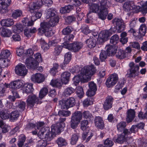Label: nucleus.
I'll use <instances>...</instances> for the list:
<instances>
[{
	"label": "nucleus",
	"instance_id": "obj_1",
	"mask_svg": "<svg viewBox=\"0 0 147 147\" xmlns=\"http://www.w3.org/2000/svg\"><path fill=\"white\" fill-rule=\"evenodd\" d=\"M96 71V69L92 65L85 66L80 71V77L86 81L89 80L90 79L92 76L95 73Z\"/></svg>",
	"mask_w": 147,
	"mask_h": 147
},
{
	"label": "nucleus",
	"instance_id": "obj_2",
	"mask_svg": "<svg viewBox=\"0 0 147 147\" xmlns=\"http://www.w3.org/2000/svg\"><path fill=\"white\" fill-rule=\"evenodd\" d=\"M51 129V131H49L48 133L46 134L45 136H44V138L43 139L47 142H49L52 140L56 134L60 133L63 130V127L60 124L58 123L57 125H52Z\"/></svg>",
	"mask_w": 147,
	"mask_h": 147
},
{
	"label": "nucleus",
	"instance_id": "obj_3",
	"mask_svg": "<svg viewBox=\"0 0 147 147\" xmlns=\"http://www.w3.org/2000/svg\"><path fill=\"white\" fill-rule=\"evenodd\" d=\"M51 25L48 22H44L41 23L40 27L38 29V32L41 34H45V35L47 37L51 36L53 34Z\"/></svg>",
	"mask_w": 147,
	"mask_h": 147
},
{
	"label": "nucleus",
	"instance_id": "obj_4",
	"mask_svg": "<svg viewBox=\"0 0 147 147\" xmlns=\"http://www.w3.org/2000/svg\"><path fill=\"white\" fill-rule=\"evenodd\" d=\"M29 10L31 13H35L34 16L36 19L34 18V19H36L39 18L42 16V13L39 11H37V9H39L41 6V3L40 1H36L31 3L29 5Z\"/></svg>",
	"mask_w": 147,
	"mask_h": 147
},
{
	"label": "nucleus",
	"instance_id": "obj_5",
	"mask_svg": "<svg viewBox=\"0 0 147 147\" xmlns=\"http://www.w3.org/2000/svg\"><path fill=\"white\" fill-rule=\"evenodd\" d=\"M63 47L71 51L77 52H78L83 47V44L81 42H75L71 44H68L67 42L63 43Z\"/></svg>",
	"mask_w": 147,
	"mask_h": 147
},
{
	"label": "nucleus",
	"instance_id": "obj_6",
	"mask_svg": "<svg viewBox=\"0 0 147 147\" xmlns=\"http://www.w3.org/2000/svg\"><path fill=\"white\" fill-rule=\"evenodd\" d=\"M130 68L127 71L126 76L130 78H134L138 75L139 73V66L135 65L134 63L131 62L129 64Z\"/></svg>",
	"mask_w": 147,
	"mask_h": 147
},
{
	"label": "nucleus",
	"instance_id": "obj_7",
	"mask_svg": "<svg viewBox=\"0 0 147 147\" xmlns=\"http://www.w3.org/2000/svg\"><path fill=\"white\" fill-rule=\"evenodd\" d=\"M118 79L117 74H114L110 75L106 80L105 84L107 86L108 88L113 86L117 83Z\"/></svg>",
	"mask_w": 147,
	"mask_h": 147
},
{
	"label": "nucleus",
	"instance_id": "obj_8",
	"mask_svg": "<svg viewBox=\"0 0 147 147\" xmlns=\"http://www.w3.org/2000/svg\"><path fill=\"white\" fill-rule=\"evenodd\" d=\"M113 24L115 23L116 28L118 32L120 33L123 31L125 28V25L123 20L121 19L115 18L112 20Z\"/></svg>",
	"mask_w": 147,
	"mask_h": 147
},
{
	"label": "nucleus",
	"instance_id": "obj_9",
	"mask_svg": "<svg viewBox=\"0 0 147 147\" xmlns=\"http://www.w3.org/2000/svg\"><path fill=\"white\" fill-rule=\"evenodd\" d=\"M38 62L33 57L27 58L25 61L27 67L30 69H35L38 67Z\"/></svg>",
	"mask_w": 147,
	"mask_h": 147
},
{
	"label": "nucleus",
	"instance_id": "obj_10",
	"mask_svg": "<svg viewBox=\"0 0 147 147\" xmlns=\"http://www.w3.org/2000/svg\"><path fill=\"white\" fill-rule=\"evenodd\" d=\"M15 70L16 74L20 76H25L27 72L25 65L21 63L16 66Z\"/></svg>",
	"mask_w": 147,
	"mask_h": 147
},
{
	"label": "nucleus",
	"instance_id": "obj_11",
	"mask_svg": "<svg viewBox=\"0 0 147 147\" xmlns=\"http://www.w3.org/2000/svg\"><path fill=\"white\" fill-rule=\"evenodd\" d=\"M31 80L33 82L40 83L44 81L45 77L43 75L39 73H37L31 76Z\"/></svg>",
	"mask_w": 147,
	"mask_h": 147
},
{
	"label": "nucleus",
	"instance_id": "obj_12",
	"mask_svg": "<svg viewBox=\"0 0 147 147\" xmlns=\"http://www.w3.org/2000/svg\"><path fill=\"white\" fill-rule=\"evenodd\" d=\"M89 89L86 93V95L89 97L93 96L95 94L97 90L96 85L94 82H91L89 83Z\"/></svg>",
	"mask_w": 147,
	"mask_h": 147
},
{
	"label": "nucleus",
	"instance_id": "obj_13",
	"mask_svg": "<svg viewBox=\"0 0 147 147\" xmlns=\"http://www.w3.org/2000/svg\"><path fill=\"white\" fill-rule=\"evenodd\" d=\"M38 98L35 95L32 94L28 96L26 102L28 106L32 107L34 104L38 103Z\"/></svg>",
	"mask_w": 147,
	"mask_h": 147
},
{
	"label": "nucleus",
	"instance_id": "obj_14",
	"mask_svg": "<svg viewBox=\"0 0 147 147\" xmlns=\"http://www.w3.org/2000/svg\"><path fill=\"white\" fill-rule=\"evenodd\" d=\"M136 7L134 2L132 1H127L123 5V10L126 12L129 11L131 10L136 9Z\"/></svg>",
	"mask_w": 147,
	"mask_h": 147
},
{
	"label": "nucleus",
	"instance_id": "obj_15",
	"mask_svg": "<svg viewBox=\"0 0 147 147\" xmlns=\"http://www.w3.org/2000/svg\"><path fill=\"white\" fill-rule=\"evenodd\" d=\"M113 101V99L112 96H107L103 105L104 109L107 110L111 109L112 106Z\"/></svg>",
	"mask_w": 147,
	"mask_h": 147
},
{
	"label": "nucleus",
	"instance_id": "obj_16",
	"mask_svg": "<svg viewBox=\"0 0 147 147\" xmlns=\"http://www.w3.org/2000/svg\"><path fill=\"white\" fill-rule=\"evenodd\" d=\"M128 132L127 129H124L123 133L118 136L116 140V142L118 143L122 144L125 142L127 136Z\"/></svg>",
	"mask_w": 147,
	"mask_h": 147
},
{
	"label": "nucleus",
	"instance_id": "obj_17",
	"mask_svg": "<svg viewBox=\"0 0 147 147\" xmlns=\"http://www.w3.org/2000/svg\"><path fill=\"white\" fill-rule=\"evenodd\" d=\"M23 85V84L20 80H16L11 82L8 84L9 88L14 89L20 88Z\"/></svg>",
	"mask_w": 147,
	"mask_h": 147
},
{
	"label": "nucleus",
	"instance_id": "obj_18",
	"mask_svg": "<svg viewBox=\"0 0 147 147\" xmlns=\"http://www.w3.org/2000/svg\"><path fill=\"white\" fill-rule=\"evenodd\" d=\"M82 117V112L78 111L72 114L71 119L80 123Z\"/></svg>",
	"mask_w": 147,
	"mask_h": 147
},
{
	"label": "nucleus",
	"instance_id": "obj_19",
	"mask_svg": "<svg viewBox=\"0 0 147 147\" xmlns=\"http://www.w3.org/2000/svg\"><path fill=\"white\" fill-rule=\"evenodd\" d=\"M94 123L95 126L100 129H102L104 127L103 121L101 117H96L94 119Z\"/></svg>",
	"mask_w": 147,
	"mask_h": 147
},
{
	"label": "nucleus",
	"instance_id": "obj_20",
	"mask_svg": "<svg viewBox=\"0 0 147 147\" xmlns=\"http://www.w3.org/2000/svg\"><path fill=\"white\" fill-rule=\"evenodd\" d=\"M74 133L72 135L71 137L70 143L72 145L76 144L79 137V131L78 129L74 130Z\"/></svg>",
	"mask_w": 147,
	"mask_h": 147
},
{
	"label": "nucleus",
	"instance_id": "obj_21",
	"mask_svg": "<svg viewBox=\"0 0 147 147\" xmlns=\"http://www.w3.org/2000/svg\"><path fill=\"white\" fill-rule=\"evenodd\" d=\"M127 120L128 123H130L134 119L135 115V112L134 109H130L127 110Z\"/></svg>",
	"mask_w": 147,
	"mask_h": 147
},
{
	"label": "nucleus",
	"instance_id": "obj_22",
	"mask_svg": "<svg viewBox=\"0 0 147 147\" xmlns=\"http://www.w3.org/2000/svg\"><path fill=\"white\" fill-rule=\"evenodd\" d=\"M70 76V74L68 72H65L61 75V80L63 83L66 84H67L69 81V78Z\"/></svg>",
	"mask_w": 147,
	"mask_h": 147
},
{
	"label": "nucleus",
	"instance_id": "obj_23",
	"mask_svg": "<svg viewBox=\"0 0 147 147\" xmlns=\"http://www.w3.org/2000/svg\"><path fill=\"white\" fill-rule=\"evenodd\" d=\"M49 130V127H44L42 128L38 134V137L40 139L44 138V136H45L46 134H47Z\"/></svg>",
	"mask_w": 147,
	"mask_h": 147
},
{
	"label": "nucleus",
	"instance_id": "obj_24",
	"mask_svg": "<svg viewBox=\"0 0 147 147\" xmlns=\"http://www.w3.org/2000/svg\"><path fill=\"white\" fill-rule=\"evenodd\" d=\"M87 45L89 48H93L96 45V39L93 37H90L86 41Z\"/></svg>",
	"mask_w": 147,
	"mask_h": 147
},
{
	"label": "nucleus",
	"instance_id": "obj_25",
	"mask_svg": "<svg viewBox=\"0 0 147 147\" xmlns=\"http://www.w3.org/2000/svg\"><path fill=\"white\" fill-rule=\"evenodd\" d=\"M55 13V10L53 9L50 8L47 9L46 12V18L48 19L58 16Z\"/></svg>",
	"mask_w": 147,
	"mask_h": 147
},
{
	"label": "nucleus",
	"instance_id": "obj_26",
	"mask_svg": "<svg viewBox=\"0 0 147 147\" xmlns=\"http://www.w3.org/2000/svg\"><path fill=\"white\" fill-rule=\"evenodd\" d=\"M34 16H32L31 18V21H30L28 18L26 17L24 18L23 20H22V22L23 23V24L24 26H32L33 24V21H34L36 20V19H34Z\"/></svg>",
	"mask_w": 147,
	"mask_h": 147
},
{
	"label": "nucleus",
	"instance_id": "obj_27",
	"mask_svg": "<svg viewBox=\"0 0 147 147\" xmlns=\"http://www.w3.org/2000/svg\"><path fill=\"white\" fill-rule=\"evenodd\" d=\"M106 47H107V52L109 55L113 56L115 53L117 48L115 46L108 45Z\"/></svg>",
	"mask_w": 147,
	"mask_h": 147
},
{
	"label": "nucleus",
	"instance_id": "obj_28",
	"mask_svg": "<svg viewBox=\"0 0 147 147\" xmlns=\"http://www.w3.org/2000/svg\"><path fill=\"white\" fill-rule=\"evenodd\" d=\"M115 56L117 58L122 59L125 58L126 55V52L123 50L118 49L116 51Z\"/></svg>",
	"mask_w": 147,
	"mask_h": 147
},
{
	"label": "nucleus",
	"instance_id": "obj_29",
	"mask_svg": "<svg viewBox=\"0 0 147 147\" xmlns=\"http://www.w3.org/2000/svg\"><path fill=\"white\" fill-rule=\"evenodd\" d=\"M1 24L2 26L9 27L13 24L14 22L12 19L8 18L2 20Z\"/></svg>",
	"mask_w": 147,
	"mask_h": 147
},
{
	"label": "nucleus",
	"instance_id": "obj_30",
	"mask_svg": "<svg viewBox=\"0 0 147 147\" xmlns=\"http://www.w3.org/2000/svg\"><path fill=\"white\" fill-rule=\"evenodd\" d=\"M25 140L26 137L25 136L22 135L20 136L18 143L19 147H29L28 144L26 143L23 145Z\"/></svg>",
	"mask_w": 147,
	"mask_h": 147
},
{
	"label": "nucleus",
	"instance_id": "obj_31",
	"mask_svg": "<svg viewBox=\"0 0 147 147\" xmlns=\"http://www.w3.org/2000/svg\"><path fill=\"white\" fill-rule=\"evenodd\" d=\"M36 31V28L34 27L31 28H26L24 30V34L26 37H30L32 34L35 33Z\"/></svg>",
	"mask_w": 147,
	"mask_h": 147
},
{
	"label": "nucleus",
	"instance_id": "obj_32",
	"mask_svg": "<svg viewBox=\"0 0 147 147\" xmlns=\"http://www.w3.org/2000/svg\"><path fill=\"white\" fill-rule=\"evenodd\" d=\"M108 13V10H105L102 9H100V11L98 13V16L100 19L104 20L106 18Z\"/></svg>",
	"mask_w": 147,
	"mask_h": 147
},
{
	"label": "nucleus",
	"instance_id": "obj_33",
	"mask_svg": "<svg viewBox=\"0 0 147 147\" xmlns=\"http://www.w3.org/2000/svg\"><path fill=\"white\" fill-rule=\"evenodd\" d=\"M90 11L96 13L98 12L99 9V6L98 4L95 3H91L89 5Z\"/></svg>",
	"mask_w": 147,
	"mask_h": 147
},
{
	"label": "nucleus",
	"instance_id": "obj_34",
	"mask_svg": "<svg viewBox=\"0 0 147 147\" xmlns=\"http://www.w3.org/2000/svg\"><path fill=\"white\" fill-rule=\"evenodd\" d=\"M100 8L105 10H108V8L110 6L111 3L109 0H102L100 3Z\"/></svg>",
	"mask_w": 147,
	"mask_h": 147
},
{
	"label": "nucleus",
	"instance_id": "obj_35",
	"mask_svg": "<svg viewBox=\"0 0 147 147\" xmlns=\"http://www.w3.org/2000/svg\"><path fill=\"white\" fill-rule=\"evenodd\" d=\"M75 91V89L71 87H68L66 88L63 93V95L67 97L74 93Z\"/></svg>",
	"mask_w": 147,
	"mask_h": 147
},
{
	"label": "nucleus",
	"instance_id": "obj_36",
	"mask_svg": "<svg viewBox=\"0 0 147 147\" xmlns=\"http://www.w3.org/2000/svg\"><path fill=\"white\" fill-rule=\"evenodd\" d=\"M74 8L72 5H68L61 7L60 9V12L61 13H69Z\"/></svg>",
	"mask_w": 147,
	"mask_h": 147
},
{
	"label": "nucleus",
	"instance_id": "obj_37",
	"mask_svg": "<svg viewBox=\"0 0 147 147\" xmlns=\"http://www.w3.org/2000/svg\"><path fill=\"white\" fill-rule=\"evenodd\" d=\"M92 136V134L91 132L89 131V130H88V131H87L86 130L84 131V132L82 134V139L83 140H85L86 137L88 136L86 140V142H88L90 140Z\"/></svg>",
	"mask_w": 147,
	"mask_h": 147
},
{
	"label": "nucleus",
	"instance_id": "obj_38",
	"mask_svg": "<svg viewBox=\"0 0 147 147\" xmlns=\"http://www.w3.org/2000/svg\"><path fill=\"white\" fill-rule=\"evenodd\" d=\"M1 1L0 0V12L1 13H5L8 11V5L3 3V2Z\"/></svg>",
	"mask_w": 147,
	"mask_h": 147
},
{
	"label": "nucleus",
	"instance_id": "obj_39",
	"mask_svg": "<svg viewBox=\"0 0 147 147\" xmlns=\"http://www.w3.org/2000/svg\"><path fill=\"white\" fill-rule=\"evenodd\" d=\"M71 55L70 52H68L65 54L64 62L62 64V67L65 66L71 60Z\"/></svg>",
	"mask_w": 147,
	"mask_h": 147
},
{
	"label": "nucleus",
	"instance_id": "obj_40",
	"mask_svg": "<svg viewBox=\"0 0 147 147\" xmlns=\"http://www.w3.org/2000/svg\"><path fill=\"white\" fill-rule=\"evenodd\" d=\"M88 124V120H82L80 123L81 128L83 131L86 130L87 131H88V130H89Z\"/></svg>",
	"mask_w": 147,
	"mask_h": 147
},
{
	"label": "nucleus",
	"instance_id": "obj_41",
	"mask_svg": "<svg viewBox=\"0 0 147 147\" xmlns=\"http://www.w3.org/2000/svg\"><path fill=\"white\" fill-rule=\"evenodd\" d=\"M20 115L19 113L17 111H14L12 112L10 115V120L12 121L16 120L18 119Z\"/></svg>",
	"mask_w": 147,
	"mask_h": 147
},
{
	"label": "nucleus",
	"instance_id": "obj_42",
	"mask_svg": "<svg viewBox=\"0 0 147 147\" xmlns=\"http://www.w3.org/2000/svg\"><path fill=\"white\" fill-rule=\"evenodd\" d=\"M82 116L84 118L86 119L89 121L92 120L93 119V117L91 113L88 111H84L83 113Z\"/></svg>",
	"mask_w": 147,
	"mask_h": 147
},
{
	"label": "nucleus",
	"instance_id": "obj_43",
	"mask_svg": "<svg viewBox=\"0 0 147 147\" xmlns=\"http://www.w3.org/2000/svg\"><path fill=\"white\" fill-rule=\"evenodd\" d=\"M65 22L67 24H70L76 20V17L74 15L68 16L65 17Z\"/></svg>",
	"mask_w": 147,
	"mask_h": 147
},
{
	"label": "nucleus",
	"instance_id": "obj_44",
	"mask_svg": "<svg viewBox=\"0 0 147 147\" xmlns=\"http://www.w3.org/2000/svg\"><path fill=\"white\" fill-rule=\"evenodd\" d=\"M59 19L58 16H56L53 18H50L49 24L51 26L53 27L56 25L59 22Z\"/></svg>",
	"mask_w": 147,
	"mask_h": 147
},
{
	"label": "nucleus",
	"instance_id": "obj_45",
	"mask_svg": "<svg viewBox=\"0 0 147 147\" xmlns=\"http://www.w3.org/2000/svg\"><path fill=\"white\" fill-rule=\"evenodd\" d=\"M10 55V52L8 50L2 51L0 55V59H7Z\"/></svg>",
	"mask_w": 147,
	"mask_h": 147
},
{
	"label": "nucleus",
	"instance_id": "obj_46",
	"mask_svg": "<svg viewBox=\"0 0 147 147\" xmlns=\"http://www.w3.org/2000/svg\"><path fill=\"white\" fill-rule=\"evenodd\" d=\"M8 84L6 83H1L0 84V96L3 95L6 88H8Z\"/></svg>",
	"mask_w": 147,
	"mask_h": 147
},
{
	"label": "nucleus",
	"instance_id": "obj_47",
	"mask_svg": "<svg viewBox=\"0 0 147 147\" xmlns=\"http://www.w3.org/2000/svg\"><path fill=\"white\" fill-rule=\"evenodd\" d=\"M9 112H8V111L6 110L2 111L0 112V116L3 119H8L9 117Z\"/></svg>",
	"mask_w": 147,
	"mask_h": 147
},
{
	"label": "nucleus",
	"instance_id": "obj_48",
	"mask_svg": "<svg viewBox=\"0 0 147 147\" xmlns=\"http://www.w3.org/2000/svg\"><path fill=\"white\" fill-rule=\"evenodd\" d=\"M33 90L32 84L25 85L23 88V91L26 94H28L32 92Z\"/></svg>",
	"mask_w": 147,
	"mask_h": 147
},
{
	"label": "nucleus",
	"instance_id": "obj_49",
	"mask_svg": "<svg viewBox=\"0 0 147 147\" xmlns=\"http://www.w3.org/2000/svg\"><path fill=\"white\" fill-rule=\"evenodd\" d=\"M63 83L62 82H61L58 80H52L50 84L54 87L59 88L62 86Z\"/></svg>",
	"mask_w": 147,
	"mask_h": 147
},
{
	"label": "nucleus",
	"instance_id": "obj_50",
	"mask_svg": "<svg viewBox=\"0 0 147 147\" xmlns=\"http://www.w3.org/2000/svg\"><path fill=\"white\" fill-rule=\"evenodd\" d=\"M126 126V123L125 122H121L119 123L117 125V130L118 131L120 132L125 129V128Z\"/></svg>",
	"mask_w": 147,
	"mask_h": 147
},
{
	"label": "nucleus",
	"instance_id": "obj_51",
	"mask_svg": "<svg viewBox=\"0 0 147 147\" xmlns=\"http://www.w3.org/2000/svg\"><path fill=\"white\" fill-rule=\"evenodd\" d=\"M59 105L62 109H67L69 108L66 100H61L59 101Z\"/></svg>",
	"mask_w": 147,
	"mask_h": 147
},
{
	"label": "nucleus",
	"instance_id": "obj_52",
	"mask_svg": "<svg viewBox=\"0 0 147 147\" xmlns=\"http://www.w3.org/2000/svg\"><path fill=\"white\" fill-rule=\"evenodd\" d=\"M76 93L78 96L80 98L82 97L84 94L83 88L80 86L77 87Z\"/></svg>",
	"mask_w": 147,
	"mask_h": 147
},
{
	"label": "nucleus",
	"instance_id": "obj_53",
	"mask_svg": "<svg viewBox=\"0 0 147 147\" xmlns=\"http://www.w3.org/2000/svg\"><path fill=\"white\" fill-rule=\"evenodd\" d=\"M10 63L9 60L8 59H0V63L3 67H7Z\"/></svg>",
	"mask_w": 147,
	"mask_h": 147
},
{
	"label": "nucleus",
	"instance_id": "obj_54",
	"mask_svg": "<svg viewBox=\"0 0 147 147\" xmlns=\"http://www.w3.org/2000/svg\"><path fill=\"white\" fill-rule=\"evenodd\" d=\"M99 36H100L102 38L107 40L110 35L107 30H105L102 31Z\"/></svg>",
	"mask_w": 147,
	"mask_h": 147
},
{
	"label": "nucleus",
	"instance_id": "obj_55",
	"mask_svg": "<svg viewBox=\"0 0 147 147\" xmlns=\"http://www.w3.org/2000/svg\"><path fill=\"white\" fill-rule=\"evenodd\" d=\"M93 103V99L90 97L85 99L83 102V105L84 107H87Z\"/></svg>",
	"mask_w": 147,
	"mask_h": 147
},
{
	"label": "nucleus",
	"instance_id": "obj_56",
	"mask_svg": "<svg viewBox=\"0 0 147 147\" xmlns=\"http://www.w3.org/2000/svg\"><path fill=\"white\" fill-rule=\"evenodd\" d=\"M56 142L58 146H65L67 144V143L65 140L61 137H59L57 138Z\"/></svg>",
	"mask_w": 147,
	"mask_h": 147
},
{
	"label": "nucleus",
	"instance_id": "obj_57",
	"mask_svg": "<svg viewBox=\"0 0 147 147\" xmlns=\"http://www.w3.org/2000/svg\"><path fill=\"white\" fill-rule=\"evenodd\" d=\"M107 55H109L107 51L102 50L99 55V59L102 61H103L107 58Z\"/></svg>",
	"mask_w": 147,
	"mask_h": 147
},
{
	"label": "nucleus",
	"instance_id": "obj_58",
	"mask_svg": "<svg viewBox=\"0 0 147 147\" xmlns=\"http://www.w3.org/2000/svg\"><path fill=\"white\" fill-rule=\"evenodd\" d=\"M146 26L145 24H143L141 25L139 29V32L142 36L145 35L146 32Z\"/></svg>",
	"mask_w": 147,
	"mask_h": 147
},
{
	"label": "nucleus",
	"instance_id": "obj_59",
	"mask_svg": "<svg viewBox=\"0 0 147 147\" xmlns=\"http://www.w3.org/2000/svg\"><path fill=\"white\" fill-rule=\"evenodd\" d=\"M47 88L46 87H44L40 90L39 93V97L40 98H42L43 97L47 94L48 92Z\"/></svg>",
	"mask_w": 147,
	"mask_h": 147
},
{
	"label": "nucleus",
	"instance_id": "obj_60",
	"mask_svg": "<svg viewBox=\"0 0 147 147\" xmlns=\"http://www.w3.org/2000/svg\"><path fill=\"white\" fill-rule=\"evenodd\" d=\"M70 114V112L68 111H60L58 113V115L60 116L67 117Z\"/></svg>",
	"mask_w": 147,
	"mask_h": 147
},
{
	"label": "nucleus",
	"instance_id": "obj_61",
	"mask_svg": "<svg viewBox=\"0 0 147 147\" xmlns=\"http://www.w3.org/2000/svg\"><path fill=\"white\" fill-rule=\"evenodd\" d=\"M11 34V31L8 29L4 28L3 29L2 34L4 36L9 37Z\"/></svg>",
	"mask_w": 147,
	"mask_h": 147
},
{
	"label": "nucleus",
	"instance_id": "obj_62",
	"mask_svg": "<svg viewBox=\"0 0 147 147\" xmlns=\"http://www.w3.org/2000/svg\"><path fill=\"white\" fill-rule=\"evenodd\" d=\"M119 37L117 35L112 36L110 39V42L114 45H116L118 41Z\"/></svg>",
	"mask_w": 147,
	"mask_h": 147
},
{
	"label": "nucleus",
	"instance_id": "obj_63",
	"mask_svg": "<svg viewBox=\"0 0 147 147\" xmlns=\"http://www.w3.org/2000/svg\"><path fill=\"white\" fill-rule=\"evenodd\" d=\"M72 31V28L70 26H68L63 29L62 33L64 35H67L69 34Z\"/></svg>",
	"mask_w": 147,
	"mask_h": 147
},
{
	"label": "nucleus",
	"instance_id": "obj_64",
	"mask_svg": "<svg viewBox=\"0 0 147 147\" xmlns=\"http://www.w3.org/2000/svg\"><path fill=\"white\" fill-rule=\"evenodd\" d=\"M69 107L74 106L76 104L75 99L73 97H70L66 100Z\"/></svg>",
	"mask_w": 147,
	"mask_h": 147
}]
</instances>
